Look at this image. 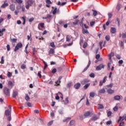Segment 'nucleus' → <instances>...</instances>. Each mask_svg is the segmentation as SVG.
Returning <instances> with one entry per match:
<instances>
[{"mask_svg": "<svg viewBox=\"0 0 126 126\" xmlns=\"http://www.w3.org/2000/svg\"><path fill=\"white\" fill-rule=\"evenodd\" d=\"M59 94H59V93L56 94V96L55 97L56 100H60V96H59Z\"/></svg>", "mask_w": 126, "mask_h": 126, "instance_id": "obj_38", "label": "nucleus"}, {"mask_svg": "<svg viewBox=\"0 0 126 126\" xmlns=\"http://www.w3.org/2000/svg\"><path fill=\"white\" fill-rule=\"evenodd\" d=\"M112 116V112L108 111L107 113V117H111Z\"/></svg>", "mask_w": 126, "mask_h": 126, "instance_id": "obj_44", "label": "nucleus"}, {"mask_svg": "<svg viewBox=\"0 0 126 126\" xmlns=\"http://www.w3.org/2000/svg\"><path fill=\"white\" fill-rule=\"evenodd\" d=\"M53 54H55V50L52 48L49 50V55H53Z\"/></svg>", "mask_w": 126, "mask_h": 126, "instance_id": "obj_21", "label": "nucleus"}, {"mask_svg": "<svg viewBox=\"0 0 126 126\" xmlns=\"http://www.w3.org/2000/svg\"><path fill=\"white\" fill-rule=\"evenodd\" d=\"M25 99L26 101H29V99H30V97H29V96L26 95V96L25 97Z\"/></svg>", "mask_w": 126, "mask_h": 126, "instance_id": "obj_62", "label": "nucleus"}, {"mask_svg": "<svg viewBox=\"0 0 126 126\" xmlns=\"http://www.w3.org/2000/svg\"><path fill=\"white\" fill-rule=\"evenodd\" d=\"M103 83H104V82H102V80H100L99 82V86H103Z\"/></svg>", "mask_w": 126, "mask_h": 126, "instance_id": "obj_61", "label": "nucleus"}, {"mask_svg": "<svg viewBox=\"0 0 126 126\" xmlns=\"http://www.w3.org/2000/svg\"><path fill=\"white\" fill-rule=\"evenodd\" d=\"M21 68L22 69H25L26 68V65L24 64H23L21 65Z\"/></svg>", "mask_w": 126, "mask_h": 126, "instance_id": "obj_34", "label": "nucleus"}, {"mask_svg": "<svg viewBox=\"0 0 126 126\" xmlns=\"http://www.w3.org/2000/svg\"><path fill=\"white\" fill-rule=\"evenodd\" d=\"M110 31H111V32L112 33V34H114L116 33V29L115 28H111Z\"/></svg>", "mask_w": 126, "mask_h": 126, "instance_id": "obj_23", "label": "nucleus"}, {"mask_svg": "<svg viewBox=\"0 0 126 126\" xmlns=\"http://www.w3.org/2000/svg\"><path fill=\"white\" fill-rule=\"evenodd\" d=\"M43 63L44 64V69H46L47 67H48V64H47V63L44 61H43Z\"/></svg>", "mask_w": 126, "mask_h": 126, "instance_id": "obj_26", "label": "nucleus"}, {"mask_svg": "<svg viewBox=\"0 0 126 126\" xmlns=\"http://www.w3.org/2000/svg\"><path fill=\"white\" fill-rule=\"evenodd\" d=\"M119 108L117 107V106H115L114 108H113V111H114V112H117V111H118V109Z\"/></svg>", "mask_w": 126, "mask_h": 126, "instance_id": "obj_59", "label": "nucleus"}, {"mask_svg": "<svg viewBox=\"0 0 126 126\" xmlns=\"http://www.w3.org/2000/svg\"><path fill=\"white\" fill-rule=\"evenodd\" d=\"M46 2L47 3L46 6L47 7H50L51 5H50V4H52V1H51V0H46Z\"/></svg>", "mask_w": 126, "mask_h": 126, "instance_id": "obj_7", "label": "nucleus"}, {"mask_svg": "<svg viewBox=\"0 0 126 126\" xmlns=\"http://www.w3.org/2000/svg\"><path fill=\"white\" fill-rule=\"evenodd\" d=\"M111 124H112V121H108L106 122L107 126H108L109 125H111Z\"/></svg>", "mask_w": 126, "mask_h": 126, "instance_id": "obj_55", "label": "nucleus"}, {"mask_svg": "<svg viewBox=\"0 0 126 126\" xmlns=\"http://www.w3.org/2000/svg\"><path fill=\"white\" fill-rule=\"evenodd\" d=\"M106 92V90H105V89H101L98 91V94H105V93Z\"/></svg>", "mask_w": 126, "mask_h": 126, "instance_id": "obj_11", "label": "nucleus"}, {"mask_svg": "<svg viewBox=\"0 0 126 126\" xmlns=\"http://www.w3.org/2000/svg\"><path fill=\"white\" fill-rule=\"evenodd\" d=\"M57 7L54 8V10L53 11V14H56V13H57Z\"/></svg>", "mask_w": 126, "mask_h": 126, "instance_id": "obj_49", "label": "nucleus"}, {"mask_svg": "<svg viewBox=\"0 0 126 126\" xmlns=\"http://www.w3.org/2000/svg\"><path fill=\"white\" fill-rule=\"evenodd\" d=\"M95 59L96 60H99V59H100V55L99 54H97L96 56H95Z\"/></svg>", "mask_w": 126, "mask_h": 126, "instance_id": "obj_52", "label": "nucleus"}, {"mask_svg": "<svg viewBox=\"0 0 126 126\" xmlns=\"http://www.w3.org/2000/svg\"><path fill=\"white\" fill-rule=\"evenodd\" d=\"M114 99L115 101H119V100H121V96L116 95L114 97Z\"/></svg>", "mask_w": 126, "mask_h": 126, "instance_id": "obj_17", "label": "nucleus"}, {"mask_svg": "<svg viewBox=\"0 0 126 126\" xmlns=\"http://www.w3.org/2000/svg\"><path fill=\"white\" fill-rule=\"evenodd\" d=\"M90 77H92V78H94L95 77V74L94 73H91L89 75Z\"/></svg>", "mask_w": 126, "mask_h": 126, "instance_id": "obj_35", "label": "nucleus"}, {"mask_svg": "<svg viewBox=\"0 0 126 126\" xmlns=\"http://www.w3.org/2000/svg\"><path fill=\"white\" fill-rule=\"evenodd\" d=\"M4 57L3 56H2L1 58V61H0V63H4V60H3L4 59Z\"/></svg>", "mask_w": 126, "mask_h": 126, "instance_id": "obj_40", "label": "nucleus"}, {"mask_svg": "<svg viewBox=\"0 0 126 126\" xmlns=\"http://www.w3.org/2000/svg\"><path fill=\"white\" fill-rule=\"evenodd\" d=\"M88 82H89V80L87 79H84L83 81L81 82V84L84 85V84H86V83H88Z\"/></svg>", "mask_w": 126, "mask_h": 126, "instance_id": "obj_19", "label": "nucleus"}, {"mask_svg": "<svg viewBox=\"0 0 126 126\" xmlns=\"http://www.w3.org/2000/svg\"><path fill=\"white\" fill-rule=\"evenodd\" d=\"M75 121L74 120H71L69 124L70 126H73L74 125Z\"/></svg>", "mask_w": 126, "mask_h": 126, "instance_id": "obj_41", "label": "nucleus"}, {"mask_svg": "<svg viewBox=\"0 0 126 126\" xmlns=\"http://www.w3.org/2000/svg\"><path fill=\"white\" fill-rule=\"evenodd\" d=\"M29 22H32V21H34V18L32 17L29 19Z\"/></svg>", "mask_w": 126, "mask_h": 126, "instance_id": "obj_51", "label": "nucleus"}, {"mask_svg": "<svg viewBox=\"0 0 126 126\" xmlns=\"http://www.w3.org/2000/svg\"><path fill=\"white\" fill-rule=\"evenodd\" d=\"M90 86V84H87L86 85H85L84 86V89H87V88H88Z\"/></svg>", "mask_w": 126, "mask_h": 126, "instance_id": "obj_32", "label": "nucleus"}, {"mask_svg": "<svg viewBox=\"0 0 126 126\" xmlns=\"http://www.w3.org/2000/svg\"><path fill=\"white\" fill-rule=\"evenodd\" d=\"M105 65H104L103 63H101L99 64L98 66H97L95 69L96 70H101L102 68H104Z\"/></svg>", "mask_w": 126, "mask_h": 126, "instance_id": "obj_4", "label": "nucleus"}, {"mask_svg": "<svg viewBox=\"0 0 126 126\" xmlns=\"http://www.w3.org/2000/svg\"><path fill=\"white\" fill-rule=\"evenodd\" d=\"M12 74L11 72H8V73H7V76L8 77H10L11 76H12Z\"/></svg>", "mask_w": 126, "mask_h": 126, "instance_id": "obj_50", "label": "nucleus"}, {"mask_svg": "<svg viewBox=\"0 0 126 126\" xmlns=\"http://www.w3.org/2000/svg\"><path fill=\"white\" fill-rule=\"evenodd\" d=\"M124 125H125V123L124 122H122L120 123L119 126H124Z\"/></svg>", "mask_w": 126, "mask_h": 126, "instance_id": "obj_64", "label": "nucleus"}, {"mask_svg": "<svg viewBox=\"0 0 126 126\" xmlns=\"http://www.w3.org/2000/svg\"><path fill=\"white\" fill-rule=\"evenodd\" d=\"M8 86L9 89H12V88L14 86V84H13L12 81H9L8 82Z\"/></svg>", "mask_w": 126, "mask_h": 126, "instance_id": "obj_5", "label": "nucleus"}, {"mask_svg": "<svg viewBox=\"0 0 126 126\" xmlns=\"http://www.w3.org/2000/svg\"><path fill=\"white\" fill-rule=\"evenodd\" d=\"M39 25H40V27H41V28H44V23H40Z\"/></svg>", "mask_w": 126, "mask_h": 126, "instance_id": "obj_57", "label": "nucleus"}, {"mask_svg": "<svg viewBox=\"0 0 126 126\" xmlns=\"http://www.w3.org/2000/svg\"><path fill=\"white\" fill-rule=\"evenodd\" d=\"M81 86V84L79 83H77L75 85H74V87L75 89H79V87Z\"/></svg>", "mask_w": 126, "mask_h": 126, "instance_id": "obj_13", "label": "nucleus"}, {"mask_svg": "<svg viewBox=\"0 0 126 126\" xmlns=\"http://www.w3.org/2000/svg\"><path fill=\"white\" fill-rule=\"evenodd\" d=\"M92 11H93V15H94V16H96L98 13V12H97L96 10H94V9H92Z\"/></svg>", "mask_w": 126, "mask_h": 126, "instance_id": "obj_24", "label": "nucleus"}, {"mask_svg": "<svg viewBox=\"0 0 126 126\" xmlns=\"http://www.w3.org/2000/svg\"><path fill=\"white\" fill-rule=\"evenodd\" d=\"M50 46L52 47V48H55V47H56V45H55V43L54 42H51L50 43Z\"/></svg>", "mask_w": 126, "mask_h": 126, "instance_id": "obj_42", "label": "nucleus"}, {"mask_svg": "<svg viewBox=\"0 0 126 126\" xmlns=\"http://www.w3.org/2000/svg\"><path fill=\"white\" fill-rule=\"evenodd\" d=\"M52 15H47L46 16V19H50L51 18Z\"/></svg>", "mask_w": 126, "mask_h": 126, "instance_id": "obj_53", "label": "nucleus"}, {"mask_svg": "<svg viewBox=\"0 0 126 126\" xmlns=\"http://www.w3.org/2000/svg\"><path fill=\"white\" fill-rule=\"evenodd\" d=\"M107 92L108 94H113V93H114V92H115L114 91V90H113L111 89H109L107 90Z\"/></svg>", "mask_w": 126, "mask_h": 126, "instance_id": "obj_20", "label": "nucleus"}, {"mask_svg": "<svg viewBox=\"0 0 126 126\" xmlns=\"http://www.w3.org/2000/svg\"><path fill=\"white\" fill-rule=\"evenodd\" d=\"M10 114V112H9V110H5V116H9Z\"/></svg>", "mask_w": 126, "mask_h": 126, "instance_id": "obj_30", "label": "nucleus"}, {"mask_svg": "<svg viewBox=\"0 0 126 126\" xmlns=\"http://www.w3.org/2000/svg\"><path fill=\"white\" fill-rule=\"evenodd\" d=\"M71 38H72V36H71V35H67L66 38V42H69Z\"/></svg>", "mask_w": 126, "mask_h": 126, "instance_id": "obj_18", "label": "nucleus"}, {"mask_svg": "<svg viewBox=\"0 0 126 126\" xmlns=\"http://www.w3.org/2000/svg\"><path fill=\"white\" fill-rule=\"evenodd\" d=\"M10 90H11V89L7 88V87H4L3 89L4 95H5L7 97H9V96H10Z\"/></svg>", "mask_w": 126, "mask_h": 126, "instance_id": "obj_1", "label": "nucleus"}, {"mask_svg": "<svg viewBox=\"0 0 126 126\" xmlns=\"http://www.w3.org/2000/svg\"><path fill=\"white\" fill-rule=\"evenodd\" d=\"M90 64H91V61L90 60L89 61V63L88 64L87 66V67H86L84 70L83 72H84L85 71H86V70H87V69H88V68L89 67V66H90Z\"/></svg>", "mask_w": 126, "mask_h": 126, "instance_id": "obj_10", "label": "nucleus"}, {"mask_svg": "<svg viewBox=\"0 0 126 126\" xmlns=\"http://www.w3.org/2000/svg\"><path fill=\"white\" fill-rule=\"evenodd\" d=\"M5 31V29H0V37H1V36H3V32Z\"/></svg>", "mask_w": 126, "mask_h": 126, "instance_id": "obj_16", "label": "nucleus"}, {"mask_svg": "<svg viewBox=\"0 0 126 126\" xmlns=\"http://www.w3.org/2000/svg\"><path fill=\"white\" fill-rule=\"evenodd\" d=\"M52 73H56L57 72V69L54 68L52 71Z\"/></svg>", "mask_w": 126, "mask_h": 126, "instance_id": "obj_60", "label": "nucleus"}, {"mask_svg": "<svg viewBox=\"0 0 126 126\" xmlns=\"http://www.w3.org/2000/svg\"><path fill=\"white\" fill-rule=\"evenodd\" d=\"M10 9L11 11H14L15 10V5L11 4L10 5Z\"/></svg>", "mask_w": 126, "mask_h": 126, "instance_id": "obj_9", "label": "nucleus"}, {"mask_svg": "<svg viewBox=\"0 0 126 126\" xmlns=\"http://www.w3.org/2000/svg\"><path fill=\"white\" fill-rule=\"evenodd\" d=\"M97 109L98 110H100V109H104V106H103L102 104H98Z\"/></svg>", "mask_w": 126, "mask_h": 126, "instance_id": "obj_27", "label": "nucleus"}, {"mask_svg": "<svg viewBox=\"0 0 126 126\" xmlns=\"http://www.w3.org/2000/svg\"><path fill=\"white\" fill-rule=\"evenodd\" d=\"M69 102V101L68 100V98L67 97L65 99V101L64 102V103L65 104H68Z\"/></svg>", "mask_w": 126, "mask_h": 126, "instance_id": "obj_37", "label": "nucleus"}, {"mask_svg": "<svg viewBox=\"0 0 126 126\" xmlns=\"http://www.w3.org/2000/svg\"><path fill=\"white\" fill-rule=\"evenodd\" d=\"M21 19H22V20H23V25H25V22H26V17H22L21 18Z\"/></svg>", "mask_w": 126, "mask_h": 126, "instance_id": "obj_22", "label": "nucleus"}, {"mask_svg": "<svg viewBox=\"0 0 126 126\" xmlns=\"http://www.w3.org/2000/svg\"><path fill=\"white\" fill-rule=\"evenodd\" d=\"M116 57L118 60H121V55L117 54L116 55Z\"/></svg>", "mask_w": 126, "mask_h": 126, "instance_id": "obj_45", "label": "nucleus"}, {"mask_svg": "<svg viewBox=\"0 0 126 126\" xmlns=\"http://www.w3.org/2000/svg\"><path fill=\"white\" fill-rule=\"evenodd\" d=\"M90 97H92V98L95 97V93H94V92L90 93Z\"/></svg>", "mask_w": 126, "mask_h": 126, "instance_id": "obj_28", "label": "nucleus"}, {"mask_svg": "<svg viewBox=\"0 0 126 126\" xmlns=\"http://www.w3.org/2000/svg\"><path fill=\"white\" fill-rule=\"evenodd\" d=\"M120 47H121V48H123V49H124V42H123V41H121L120 42Z\"/></svg>", "mask_w": 126, "mask_h": 126, "instance_id": "obj_33", "label": "nucleus"}, {"mask_svg": "<svg viewBox=\"0 0 126 126\" xmlns=\"http://www.w3.org/2000/svg\"><path fill=\"white\" fill-rule=\"evenodd\" d=\"M107 77L106 76H104V77L103 79L102 82L105 83L106 82V80L107 79Z\"/></svg>", "mask_w": 126, "mask_h": 126, "instance_id": "obj_48", "label": "nucleus"}, {"mask_svg": "<svg viewBox=\"0 0 126 126\" xmlns=\"http://www.w3.org/2000/svg\"><path fill=\"white\" fill-rule=\"evenodd\" d=\"M82 33L83 34H89V32L88 30L84 29V28H82Z\"/></svg>", "mask_w": 126, "mask_h": 126, "instance_id": "obj_12", "label": "nucleus"}, {"mask_svg": "<svg viewBox=\"0 0 126 126\" xmlns=\"http://www.w3.org/2000/svg\"><path fill=\"white\" fill-rule=\"evenodd\" d=\"M122 5L121 4H118L116 7L117 9H118V11L121 10V6Z\"/></svg>", "mask_w": 126, "mask_h": 126, "instance_id": "obj_31", "label": "nucleus"}, {"mask_svg": "<svg viewBox=\"0 0 126 126\" xmlns=\"http://www.w3.org/2000/svg\"><path fill=\"white\" fill-rule=\"evenodd\" d=\"M7 51H10V46L9 44H7L6 46Z\"/></svg>", "mask_w": 126, "mask_h": 126, "instance_id": "obj_47", "label": "nucleus"}, {"mask_svg": "<svg viewBox=\"0 0 126 126\" xmlns=\"http://www.w3.org/2000/svg\"><path fill=\"white\" fill-rule=\"evenodd\" d=\"M122 38L123 39H125V38H126V34L125 33H122Z\"/></svg>", "mask_w": 126, "mask_h": 126, "instance_id": "obj_58", "label": "nucleus"}, {"mask_svg": "<svg viewBox=\"0 0 126 126\" xmlns=\"http://www.w3.org/2000/svg\"><path fill=\"white\" fill-rule=\"evenodd\" d=\"M23 47V45H22V43L21 42H19L17 43L15 47V49H14V52H17L19 49H21V48Z\"/></svg>", "mask_w": 126, "mask_h": 126, "instance_id": "obj_3", "label": "nucleus"}, {"mask_svg": "<svg viewBox=\"0 0 126 126\" xmlns=\"http://www.w3.org/2000/svg\"><path fill=\"white\" fill-rule=\"evenodd\" d=\"M83 47L84 49H85L86 48V47H87V43L85 42L83 45Z\"/></svg>", "mask_w": 126, "mask_h": 126, "instance_id": "obj_56", "label": "nucleus"}, {"mask_svg": "<svg viewBox=\"0 0 126 126\" xmlns=\"http://www.w3.org/2000/svg\"><path fill=\"white\" fill-rule=\"evenodd\" d=\"M90 112L87 111L84 113V116L85 117H88V116H90Z\"/></svg>", "mask_w": 126, "mask_h": 126, "instance_id": "obj_25", "label": "nucleus"}, {"mask_svg": "<svg viewBox=\"0 0 126 126\" xmlns=\"http://www.w3.org/2000/svg\"><path fill=\"white\" fill-rule=\"evenodd\" d=\"M95 24V22L92 21L90 22V25L91 26H94V25Z\"/></svg>", "mask_w": 126, "mask_h": 126, "instance_id": "obj_63", "label": "nucleus"}, {"mask_svg": "<svg viewBox=\"0 0 126 126\" xmlns=\"http://www.w3.org/2000/svg\"><path fill=\"white\" fill-rule=\"evenodd\" d=\"M114 56L115 53L111 52L110 54L108 55V56L109 57V60L111 61V60H112V58H113V57H114Z\"/></svg>", "mask_w": 126, "mask_h": 126, "instance_id": "obj_8", "label": "nucleus"}, {"mask_svg": "<svg viewBox=\"0 0 126 126\" xmlns=\"http://www.w3.org/2000/svg\"><path fill=\"white\" fill-rule=\"evenodd\" d=\"M71 118H70V117H68V118H67L66 119H64L63 120V123H65V122H66V123H67V122H68V121H70V120H71Z\"/></svg>", "mask_w": 126, "mask_h": 126, "instance_id": "obj_29", "label": "nucleus"}, {"mask_svg": "<svg viewBox=\"0 0 126 126\" xmlns=\"http://www.w3.org/2000/svg\"><path fill=\"white\" fill-rule=\"evenodd\" d=\"M105 39L106 41H109L110 40V36L109 35H106L105 36Z\"/></svg>", "mask_w": 126, "mask_h": 126, "instance_id": "obj_46", "label": "nucleus"}, {"mask_svg": "<svg viewBox=\"0 0 126 126\" xmlns=\"http://www.w3.org/2000/svg\"><path fill=\"white\" fill-rule=\"evenodd\" d=\"M99 119V117H98L97 116H93L91 119V121H93L94 122H95V121H97Z\"/></svg>", "mask_w": 126, "mask_h": 126, "instance_id": "obj_15", "label": "nucleus"}, {"mask_svg": "<svg viewBox=\"0 0 126 126\" xmlns=\"http://www.w3.org/2000/svg\"><path fill=\"white\" fill-rule=\"evenodd\" d=\"M56 83L57 84V86H58V85H60V83H61V80H58L57 82H56Z\"/></svg>", "mask_w": 126, "mask_h": 126, "instance_id": "obj_54", "label": "nucleus"}, {"mask_svg": "<svg viewBox=\"0 0 126 126\" xmlns=\"http://www.w3.org/2000/svg\"><path fill=\"white\" fill-rule=\"evenodd\" d=\"M78 22H79V20H76L75 22H73V25H77V24L78 23Z\"/></svg>", "mask_w": 126, "mask_h": 126, "instance_id": "obj_39", "label": "nucleus"}, {"mask_svg": "<svg viewBox=\"0 0 126 126\" xmlns=\"http://www.w3.org/2000/svg\"><path fill=\"white\" fill-rule=\"evenodd\" d=\"M27 4L26 5L27 9H29L30 6H32L33 4H35V1L34 0H28L27 1Z\"/></svg>", "mask_w": 126, "mask_h": 126, "instance_id": "obj_2", "label": "nucleus"}, {"mask_svg": "<svg viewBox=\"0 0 126 126\" xmlns=\"http://www.w3.org/2000/svg\"><path fill=\"white\" fill-rule=\"evenodd\" d=\"M17 39L16 38L11 39V42L12 43H16Z\"/></svg>", "mask_w": 126, "mask_h": 126, "instance_id": "obj_36", "label": "nucleus"}, {"mask_svg": "<svg viewBox=\"0 0 126 126\" xmlns=\"http://www.w3.org/2000/svg\"><path fill=\"white\" fill-rule=\"evenodd\" d=\"M18 94V93L17 91H13V98H16V96H17V94Z\"/></svg>", "mask_w": 126, "mask_h": 126, "instance_id": "obj_14", "label": "nucleus"}, {"mask_svg": "<svg viewBox=\"0 0 126 126\" xmlns=\"http://www.w3.org/2000/svg\"><path fill=\"white\" fill-rule=\"evenodd\" d=\"M6 2H7V0H5L4 1V3L1 6V7L2 8H5L6 6H8V3H6Z\"/></svg>", "mask_w": 126, "mask_h": 126, "instance_id": "obj_6", "label": "nucleus"}, {"mask_svg": "<svg viewBox=\"0 0 126 126\" xmlns=\"http://www.w3.org/2000/svg\"><path fill=\"white\" fill-rule=\"evenodd\" d=\"M37 76H38L39 78H41L42 77V75H41V71H38L37 73Z\"/></svg>", "mask_w": 126, "mask_h": 126, "instance_id": "obj_43", "label": "nucleus"}]
</instances>
